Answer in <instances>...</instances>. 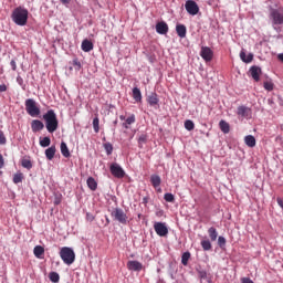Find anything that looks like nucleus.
Instances as JSON below:
<instances>
[{
	"instance_id": "nucleus-1",
	"label": "nucleus",
	"mask_w": 283,
	"mask_h": 283,
	"mask_svg": "<svg viewBox=\"0 0 283 283\" xmlns=\"http://www.w3.org/2000/svg\"><path fill=\"white\" fill-rule=\"evenodd\" d=\"M29 14L30 12L24 7H17L11 13V21H13L15 25L23 28L28 25Z\"/></svg>"
},
{
	"instance_id": "nucleus-2",
	"label": "nucleus",
	"mask_w": 283,
	"mask_h": 283,
	"mask_svg": "<svg viewBox=\"0 0 283 283\" xmlns=\"http://www.w3.org/2000/svg\"><path fill=\"white\" fill-rule=\"evenodd\" d=\"M43 120L45 123V128L49 134H54L56 129H59V117H56V113L54 109H49L43 115Z\"/></svg>"
},
{
	"instance_id": "nucleus-3",
	"label": "nucleus",
	"mask_w": 283,
	"mask_h": 283,
	"mask_svg": "<svg viewBox=\"0 0 283 283\" xmlns=\"http://www.w3.org/2000/svg\"><path fill=\"white\" fill-rule=\"evenodd\" d=\"M60 258L62 262L66 264V266H72V263L76 261V253L74 252V249L63 247L60 250Z\"/></svg>"
},
{
	"instance_id": "nucleus-4",
	"label": "nucleus",
	"mask_w": 283,
	"mask_h": 283,
	"mask_svg": "<svg viewBox=\"0 0 283 283\" xmlns=\"http://www.w3.org/2000/svg\"><path fill=\"white\" fill-rule=\"evenodd\" d=\"M24 105L27 114H29V116H31L32 118H36V116L41 114V108H39V106L36 105V101L28 98L25 99Z\"/></svg>"
},
{
	"instance_id": "nucleus-5",
	"label": "nucleus",
	"mask_w": 283,
	"mask_h": 283,
	"mask_svg": "<svg viewBox=\"0 0 283 283\" xmlns=\"http://www.w3.org/2000/svg\"><path fill=\"white\" fill-rule=\"evenodd\" d=\"M112 218H114V220H116V222H119V224H127V213H125V210H123L122 208H115L112 212H111Z\"/></svg>"
},
{
	"instance_id": "nucleus-6",
	"label": "nucleus",
	"mask_w": 283,
	"mask_h": 283,
	"mask_svg": "<svg viewBox=\"0 0 283 283\" xmlns=\"http://www.w3.org/2000/svg\"><path fill=\"white\" fill-rule=\"evenodd\" d=\"M185 9L188 14L191 17H196L198 12H200V7H198V3L193 0H187L185 3Z\"/></svg>"
},
{
	"instance_id": "nucleus-7",
	"label": "nucleus",
	"mask_w": 283,
	"mask_h": 283,
	"mask_svg": "<svg viewBox=\"0 0 283 283\" xmlns=\"http://www.w3.org/2000/svg\"><path fill=\"white\" fill-rule=\"evenodd\" d=\"M270 19L274 25H282L283 24V11L277 9H272L270 12Z\"/></svg>"
},
{
	"instance_id": "nucleus-8",
	"label": "nucleus",
	"mask_w": 283,
	"mask_h": 283,
	"mask_svg": "<svg viewBox=\"0 0 283 283\" xmlns=\"http://www.w3.org/2000/svg\"><path fill=\"white\" fill-rule=\"evenodd\" d=\"M109 171L114 178L122 179L125 176V169L117 163L111 164Z\"/></svg>"
},
{
	"instance_id": "nucleus-9",
	"label": "nucleus",
	"mask_w": 283,
	"mask_h": 283,
	"mask_svg": "<svg viewBox=\"0 0 283 283\" xmlns=\"http://www.w3.org/2000/svg\"><path fill=\"white\" fill-rule=\"evenodd\" d=\"M155 232L160 238H165L169 234V228H167V223L165 222H155L154 224Z\"/></svg>"
},
{
	"instance_id": "nucleus-10",
	"label": "nucleus",
	"mask_w": 283,
	"mask_h": 283,
	"mask_svg": "<svg viewBox=\"0 0 283 283\" xmlns=\"http://www.w3.org/2000/svg\"><path fill=\"white\" fill-rule=\"evenodd\" d=\"M200 56L203 59V61H206V63H209L213 60V51L209 46H202Z\"/></svg>"
},
{
	"instance_id": "nucleus-11",
	"label": "nucleus",
	"mask_w": 283,
	"mask_h": 283,
	"mask_svg": "<svg viewBox=\"0 0 283 283\" xmlns=\"http://www.w3.org/2000/svg\"><path fill=\"white\" fill-rule=\"evenodd\" d=\"M155 28L157 34L165 35L167 32H169V25L165 21L158 22Z\"/></svg>"
},
{
	"instance_id": "nucleus-12",
	"label": "nucleus",
	"mask_w": 283,
	"mask_h": 283,
	"mask_svg": "<svg viewBox=\"0 0 283 283\" xmlns=\"http://www.w3.org/2000/svg\"><path fill=\"white\" fill-rule=\"evenodd\" d=\"M45 127V124H43V122L39 120V119H33L31 122V129L34 134H36V132H41L43 130Z\"/></svg>"
},
{
	"instance_id": "nucleus-13",
	"label": "nucleus",
	"mask_w": 283,
	"mask_h": 283,
	"mask_svg": "<svg viewBox=\"0 0 283 283\" xmlns=\"http://www.w3.org/2000/svg\"><path fill=\"white\" fill-rule=\"evenodd\" d=\"M127 269L128 271H143V263H140L139 261H128Z\"/></svg>"
},
{
	"instance_id": "nucleus-14",
	"label": "nucleus",
	"mask_w": 283,
	"mask_h": 283,
	"mask_svg": "<svg viewBox=\"0 0 283 283\" xmlns=\"http://www.w3.org/2000/svg\"><path fill=\"white\" fill-rule=\"evenodd\" d=\"M237 114H238V116H241L242 118H247L251 114V108H249L244 105H241L237 108Z\"/></svg>"
},
{
	"instance_id": "nucleus-15",
	"label": "nucleus",
	"mask_w": 283,
	"mask_h": 283,
	"mask_svg": "<svg viewBox=\"0 0 283 283\" xmlns=\"http://www.w3.org/2000/svg\"><path fill=\"white\" fill-rule=\"evenodd\" d=\"M250 74L252 78L258 83L260 81V74H262V69L259 66H252L250 69Z\"/></svg>"
},
{
	"instance_id": "nucleus-16",
	"label": "nucleus",
	"mask_w": 283,
	"mask_h": 283,
	"mask_svg": "<svg viewBox=\"0 0 283 283\" xmlns=\"http://www.w3.org/2000/svg\"><path fill=\"white\" fill-rule=\"evenodd\" d=\"M147 103L150 105V107H155V105H158L160 103V99H158V94L150 93L147 97Z\"/></svg>"
},
{
	"instance_id": "nucleus-17",
	"label": "nucleus",
	"mask_w": 283,
	"mask_h": 283,
	"mask_svg": "<svg viewBox=\"0 0 283 283\" xmlns=\"http://www.w3.org/2000/svg\"><path fill=\"white\" fill-rule=\"evenodd\" d=\"M176 32L179 39H185L187 36V27L185 24H177Z\"/></svg>"
},
{
	"instance_id": "nucleus-18",
	"label": "nucleus",
	"mask_w": 283,
	"mask_h": 283,
	"mask_svg": "<svg viewBox=\"0 0 283 283\" xmlns=\"http://www.w3.org/2000/svg\"><path fill=\"white\" fill-rule=\"evenodd\" d=\"M82 51L83 52H92V50H94V43H92V41L85 39L84 41H82Z\"/></svg>"
},
{
	"instance_id": "nucleus-19",
	"label": "nucleus",
	"mask_w": 283,
	"mask_h": 283,
	"mask_svg": "<svg viewBox=\"0 0 283 283\" xmlns=\"http://www.w3.org/2000/svg\"><path fill=\"white\" fill-rule=\"evenodd\" d=\"M240 59L243 63H251V61H253V53H249L247 55V52L242 49L240 52Z\"/></svg>"
},
{
	"instance_id": "nucleus-20",
	"label": "nucleus",
	"mask_w": 283,
	"mask_h": 283,
	"mask_svg": "<svg viewBox=\"0 0 283 283\" xmlns=\"http://www.w3.org/2000/svg\"><path fill=\"white\" fill-rule=\"evenodd\" d=\"M44 154L48 160H53L54 156H56V146L46 148Z\"/></svg>"
},
{
	"instance_id": "nucleus-21",
	"label": "nucleus",
	"mask_w": 283,
	"mask_h": 283,
	"mask_svg": "<svg viewBox=\"0 0 283 283\" xmlns=\"http://www.w3.org/2000/svg\"><path fill=\"white\" fill-rule=\"evenodd\" d=\"M44 253H45V249L42 245L34 247L33 254L35 255V258H38L39 260H42Z\"/></svg>"
},
{
	"instance_id": "nucleus-22",
	"label": "nucleus",
	"mask_w": 283,
	"mask_h": 283,
	"mask_svg": "<svg viewBox=\"0 0 283 283\" xmlns=\"http://www.w3.org/2000/svg\"><path fill=\"white\" fill-rule=\"evenodd\" d=\"M86 185L91 191H96L98 189V182H96V179L94 177H88L86 180Z\"/></svg>"
},
{
	"instance_id": "nucleus-23",
	"label": "nucleus",
	"mask_w": 283,
	"mask_h": 283,
	"mask_svg": "<svg viewBox=\"0 0 283 283\" xmlns=\"http://www.w3.org/2000/svg\"><path fill=\"white\" fill-rule=\"evenodd\" d=\"M219 127L223 134H229V132H231V126L224 119L219 122Z\"/></svg>"
},
{
	"instance_id": "nucleus-24",
	"label": "nucleus",
	"mask_w": 283,
	"mask_h": 283,
	"mask_svg": "<svg viewBox=\"0 0 283 283\" xmlns=\"http://www.w3.org/2000/svg\"><path fill=\"white\" fill-rule=\"evenodd\" d=\"M133 98L136 101V103H140V101H143V93H140V88H133Z\"/></svg>"
},
{
	"instance_id": "nucleus-25",
	"label": "nucleus",
	"mask_w": 283,
	"mask_h": 283,
	"mask_svg": "<svg viewBox=\"0 0 283 283\" xmlns=\"http://www.w3.org/2000/svg\"><path fill=\"white\" fill-rule=\"evenodd\" d=\"M134 123H136V115H130L126 118V122L122 124V127L129 129V125H134Z\"/></svg>"
},
{
	"instance_id": "nucleus-26",
	"label": "nucleus",
	"mask_w": 283,
	"mask_h": 283,
	"mask_svg": "<svg viewBox=\"0 0 283 283\" xmlns=\"http://www.w3.org/2000/svg\"><path fill=\"white\" fill-rule=\"evenodd\" d=\"M61 154L64 156V158H70V148H67V144L65 142H62L60 145Z\"/></svg>"
},
{
	"instance_id": "nucleus-27",
	"label": "nucleus",
	"mask_w": 283,
	"mask_h": 283,
	"mask_svg": "<svg viewBox=\"0 0 283 283\" xmlns=\"http://www.w3.org/2000/svg\"><path fill=\"white\" fill-rule=\"evenodd\" d=\"M150 182L153 185V187L158 188L160 187V182H163V180L160 179V176L158 175H153L150 176Z\"/></svg>"
},
{
	"instance_id": "nucleus-28",
	"label": "nucleus",
	"mask_w": 283,
	"mask_h": 283,
	"mask_svg": "<svg viewBox=\"0 0 283 283\" xmlns=\"http://www.w3.org/2000/svg\"><path fill=\"white\" fill-rule=\"evenodd\" d=\"M208 233L212 242H216L218 240V230L216 228L213 227L209 228Z\"/></svg>"
},
{
	"instance_id": "nucleus-29",
	"label": "nucleus",
	"mask_w": 283,
	"mask_h": 283,
	"mask_svg": "<svg viewBox=\"0 0 283 283\" xmlns=\"http://www.w3.org/2000/svg\"><path fill=\"white\" fill-rule=\"evenodd\" d=\"M244 143L248 147H255V137L253 135H248L244 138Z\"/></svg>"
},
{
	"instance_id": "nucleus-30",
	"label": "nucleus",
	"mask_w": 283,
	"mask_h": 283,
	"mask_svg": "<svg viewBox=\"0 0 283 283\" xmlns=\"http://www.w3.org/2000/svg\"><path fill=\"white\" fill-rule=\"evenodd\" d=\"M103 147L106 151L107 156H112L113 151H114V145H112V143L107 142L103 144Z\"/></svg>"
},
{
	"instance_id": "nucleus-31",
	"label": "nucleus",
	"mask_w": 283,
	"mask_h": 283,
	"mask_svg": "<svg viewBox=\"0 0 283 283\" xmlns=\"http://www.w3.org/2000/svg\"><path fill=\"white\" fill-rule=\"evenodd\" d=\"M190 258H191L190 252H184L181 255V264H184V266H187V264H189Z\"/></svg>"
},
{
	"instance_id": "nucleus-32",
	"label": "nucleus",
	"mask_w": 283,
	"mask_h": 283,
	"mask_svg": "<svg viewBox=\"0 0 283 283\" xmlns=\"http://www.w3.org/2000/svg\"><path fill=\"white\" fill-rule=\"evenodd\" d=\"M101 119H98V117H94L93 119V129L95 132V134H98V132H101Z\"/></svg>"
},
{
	"instance_id": "nucleus-33",
	"label": "nucleus",
	"mask_w": 283,
	"mask_h": 283,
	"mask_svg": "<svg viewBox=\"0 0 283 283\" xmlns=\"http://www.w3.org/2000/svg\"><path fill=\"white\" fill-rule=\"evenodd\" d=\"M195 127H196V124H193V120L187 119L185 122V129H187V132H193Z\"/></svg>"
},
{
	"instance_id": "nucleus-34",
	"label": "nucleus",
	"mask_w": 283,
	"mask_h": 283,
	"mask_svg": "<svg viewBox=\"0 0 283 283\" xmlns=\"http://www.w3.org/2000/svg\"><path fill=\"white\" fill-rule=\"evenodd\" d=\"M49 279H50L52 282H54V283H59V280H61V276L59 275L57 272H50Z\"/></svg>"
},
{
	"instance_id": "nucleus-35",
	"label": "nucleus",
	"mask_w": 283,
	"mask_h": 283,
	"mask_svg": "<svg viewBox=\"0 0 283 283\" xmlns=\"http://www.w3.org/2000/svg\"><path fill=\"white\" fill-rule=\"evenodd\" d=\"M21 166L24 168V169H32V161L30 159H22L21 160Z\"/></svg>"
},
{
	"instance_id": "nucleus-36",
	"label": "nucleus",
	"mask_w": 283,
	"mask_h": 283,
	"mask_svg": "<svg viewBox=\"0 0 283 283\" xmlns=\"http://www.w3.org/2000/svg\"><path fill=\"white\" fill-rule=\"evenodd\" d=\"M13 182H14V185H19V182H23V174L17 172L13 176Z\"/></svg>"
},
{
	"instance_id": "nucleus-37",
	"label": "nucleus",
	"mask_w": 283,
	"mask_h": 283,
	"mask_svg": "<svg viewBox=\"0 0 283 283\" xmlns=\"http://www.w3.org/2000/svg\"><path fill=\"white\" fill-rule=\"evenodd\" d=\"M164 200H165L166 202H174V201L176 200V197H175L174 193H171V192H166V193L164 195Z\"/></svg>"
},
{
	"instance_id": "nucleus-38",
	"label": "nucleus",
	"mask_w": 283,
	"mask_h": 283,
	"mask_svg": "<svg viewBox=\"0 0 283 283\" xmlns=\"http://www.w3.org/2000/svg\"><path fill=\"white\" fill-rule=\"evenodd\" d=\"M201 247H202L203 251H211V241L202 240Z\"/></svg>"
},
{
	"instance_id": "nucleus-39",
	"label": "nucleus",
	"mask_w": 283,
	"mask_h": 283,
	"mask_svg": "<svg viewBox=\"0 0 283 283\" xmlns=\"http://www.w3.org/2000/svg\"><path fill=\"white\" fill-rule=\"evenodd\" d=\"M51 143L52 140L50 139V137H43V139L40 140V145L42 147H50Z\"/></svg>"
},
{
	"instance_id": "nucleus-40",
	"label": "nucleus",
	"mask_w": 283,
	"mask_h": 283,
	"mask_svg": "<svg viewBox=\"0 0 283 283\" xmlns=\"http://www.w3.org/2000/svg\"><path fill=\"white\" fill-rule=\"evenodd\" d=\"M218 245L220 247V249H224V247H227V239L222 235H220L218 238Z\"/></svg>"
},
{
	"instance_id": "nucleus-41",
	"label": "nucleus",
	"mask_w": 283,
	"mask_h": 283,
	"mask_svg": "<svg viewBox=\"0 0 283 283\" xmlns=\"http://www.w3.org/2000/svg\"><path fill=\"white\" fill-rule=\"evenodd\" d=\"M145 143H147V135H140L138 138L139 147H143V145H145Z\"/></svg>"
},
{
	"instance_id": "nucleus-42",
	"label": "nucleus",
	"mask_w": 283,
	"mask_h": 283,
	"mask_svg": "<svg viewBox=\"0 0 283 283\" xmlns=\"http://www.w3.org/2000/svg\"><path fill=\"white\" fill-rule=\"evenodd\" d=\"M263 87L268 92H273V83L272 82H264Z\"/></svg>"
},
{
	"instance_id": "nucleus-43",
	"label": "nucleus",
	"mask_w": 283,
	"mask_h": 283,
	"mask_svg": "<svg viewBox=\"0 0 283 283\" xmlns=\"http://www.w3.org/2000/svg\"><path fill=\"white\" fill-rule=\"evenodd\" d=\"M200 280H207V270H197Z\"/></svg>"
},
{
	"instance_id": "nucleus-44",
	"label": "nucleus",
	"mask_w": 283,
	"mask_h": 283,
	"mask_svg": "<svg viewBox=\"0 0 283 283\" xmlns=\"http://www.w3.org/2000/svg\"><path fill=\"white\" fill-rule=\"evenodd\" d=\"M7 143L6 134H3V130H0V145H6Z\"/></svg>"
},
{
	"instance_id": "nucleus-45",
	"label": "nucleus",
	"mask_w": 283,
	"mask_h": 283,
	"mask_svg": "<svg viewBox=\"0 0 283 283\" xmlns=\"http://www.w3.org/2000/svg\"><path fill=\"white\" fill-rule=\"evenodd\" d=\"M62 6H65V8H70V3H72V0H59Z\"/></svg>"
},
{
	"instance_id": "nucleus-46",
	"label": "nucleus",
	"mask_w": 283,
	"mask_h": 283,
	"mask_svg": "<svg viewBox=\"0 0 283 283\" xmlns=\"http://www.w3.org/2000/svg\"><path fill=\"white\" fill-rule=\"evenodd\" d=\"M17 83H18V85H20V87H23V77H21V75H18L17 76Z\"/></svg>"
},
{
	"instance_id": "nucleus-47",
	"label": "nucleus",
	"mask_w": 283,
	"mask_h": 283,
	"mask_svg": "<svg viewBox=\"0 0 283 283\" xmlns=\"http://www.w3.org/2000/svg\"><path fill=\"white\" fill-rule=\"evenodd\" d=\"M10 65H11V70H13V72H17V61L11 60Z\"/></svg>"
},
{
	"instance_id": "nucleus-48",
	"label": "nucleus",
	"mask_w": 283,
	"mask_h": 283,
	"mask_svg": "<svg viewBox=\"0 0 283 283\" xmlns=\"http://www.w3.org/2000/svg\"><path fill=\"white\" fill-rule=\"evenodd\" d=\"M6 161L3 160V155H0V169H3Z\"/></svg>"
},
{
	"instance_id": "nucleus-49",
	"label": "nucleus",
	"mask_w": 283,
	"mask_h": 283,
	"mask_svg": "<svg viewBox=\"0 0 283 283\" xmlns=\"http://www.w3.org/2000/svg\"><path fill=\"white\" fill-rule=\"evenodd\" d=\"M0 92H8V86L6 84H0Z\"/></svg>"
},
{
	"instance_id": "nucleus-50",
	"label": "nucleus",
	"mask_w": 283,
	"mask_h": 283,
	"mask_svg": "<svg viewBox=\"0 0 283 283\" xmlns=\"http://www.w3.org/2000/svg\"><path fill=\"white\" fill-rule=\"evenodd\" d=\"M73 63L77 66V70L81 69V62H78V60H74Z\"/></svg>"
},
{
	"instance_id": "nucleus-51",
	"label": "nucleus",
	"mask_w": 283,
	"mask_h": 283,
	"mask_svg": "<svg viewBox=\"0 0 283 283\" xmlns=\"http://www.w3.org/2000/svg\"><path fill=\"white\" fill-rule=\"evenodd\" d=\"M142 202L143 205H147L149 202V197H144Z\"/></svg>"
},
{
	"instance_id": "nucleus-52",
	"label": "nucleus",
	"mask_w": 283,
	"mask_h": 283,
	"mask_svg": "<svg viewBox=\"0 0 283 283\" xmlns=\"http://www.w3.org/2000/svg\"><path fill=\"white\" fill-rule=\"evenodd\" d=\"M277 59H279V61H281V63H283V53H280V54L277 55Z\"/></svg>"
},
{
	"instance_id": "nucleus-53",
	"label": "nucleus",
	"mask_w": 283,
	"mask_h": 283,
	"mask_svg": "<svg viewBox=\"0 0 283 283\" xmlns=\"http://www.w3.org/2000/svg\"><path fill=\"white\" fill-rule=\"evenodd\" d=\"M119 120H125V115H120Z\"/></svg>"
},
{
	"instance_id": "nucleus-54",
	"label": "nucleus",
	"mask_w": 283,
	"mask_h": 283,
	"mask_svg": "<svg viewBox=\"0 0 283 283\" xmlns=\"http://www.w3.org/2000/svg\"><path fill=\"white\" fill-rule=\"evenodd\" d=\"M113 125H118V119H115L114 122H113Z\"/></svg>"
},
{
	"instance_id": "nucleus-55",
	"label": "nucleus",
	"mask_w": 283,
	"mask_h": 283,
	"mask_svg": "<svg viewBox=\"0 0 283 283\" xmlns=\"http://www.w3.org/2000/svg\"><path fill=\"white\" fill-rule=\"evenodd\" d=\"M208 283H213V282L211 281V279H209V280H208Z\"/></svg>"
},
{
	"instance_id": "nucleus-56",
	"label": "nucleus",
	"mask_w": 283,
	"mask_h": 283,
	"mask_svg": "<svg viewBox=\"0 0 283 283\" xmlns=\"http://www.w3.org/2000/svg\"><path fill=\"white\" fill-rule=\"evenodd\" d=\"M61 201H55V205H60Z\"/></svg>"
},
{
	"instance_id": "nucleus-57",
	"label": "nucleus",
	"mask_w": 283,
	"mask_h": 283,
	"mask_svg": "<svg viewBox=\"0 0 283 283\" xmlns=\"http://www.w3.org/2000/svg\"><path fill=\"white\" fill-rule=\"evenodd\" d=\"M106 222H109V219H106Z\"/></svg>"
},
{
	"instance_id": "nucleus-58",
	"label": "nucleus",
	"mask_w": 283,
	"mask_h": 283,
	"mask_svg": "<svg viewBox=\"0 0 283 283\" xmlns=\"http://www.w3.org/2000/svg\"><path fill=\"white\" fill-rule=\"evenodd\" d=\"M113 132H116V129H115V128H113Z\"/></svg>"
},
{
	"instance_id": "nucleus-59",
	"label": "nucleus",
	"mask_w": 283,
	"mask_h": 283,
	"mask_svg": "<svg viewBox=\"0 0 283 283\" xmlns=\"http://www.w3.org/2000/svg\"><path fill=\"white\" fill-rule=\"evenodd\" d=\"M103 140L105 142V140H106V138L104 137V138H103Z\"/></svg>"
}]
</instances>
